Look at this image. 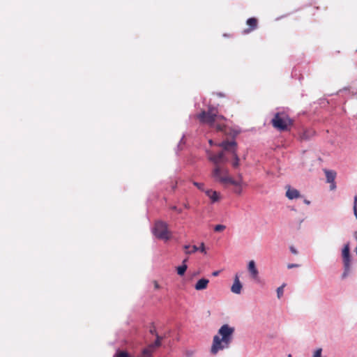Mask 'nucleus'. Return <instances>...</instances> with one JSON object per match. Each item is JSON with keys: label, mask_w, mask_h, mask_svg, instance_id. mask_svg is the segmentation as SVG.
Listing matches in <instances>:
<instances>
[{"label": "nucleus", "mask_w": 357, "mask_h": 357, "mask_svg": "<svg viewBox=\"0 0 357 357\" xmlns=\"http://www.w3.org/2000/svg\"><path fill=\"white\" fill-rule=\"evenodd\" d=\"M219 273H220V271H216L213 272L212 275L213 276H218L219 275Z\"/></svg>", "instance_id": "32"}, {"label": "nucleus", "mask_w": 357, "mask_h": 357, "mask_svg": "<svg viewBox=\"0 0 357 357\" xmlns=\"http://www.w3.org/2000/svg\"><path fill=\"white\" fill-rule=\"evenodd\" d=\"M217 146L222 147L224 151L230 152L234 159V161L232 163L234 167H238L239 165V158L236 153V148L237 144L234 140L228 141L225 140L221 143L217 144Z\"/></svg>", "instance_id": "6"}, {"label": "nucleus", "mask_w": 357, "mask_h": 357, "mask_svg": "<svg viewBox=\"0 0 357 357\" xmlns=\"http://www.w3.org/2000/svg\"><path fill=\"white\" fill-rule=\"evenodd\" d=\"M324 173L327 183L331 184L330 189L331 190H334L336 188V183L335 182V179L337 175L336 172L333 170L324 169Z\"/></svg>", "instance_id": "9"}, {"label": "nucleus", "mask_w": 357, "mask_h": 357, "mask_svg": "<svg viewBox=\"0 0 357 357\" xmlns=\"http://www.w3.org/2000/svg\"><path fill=\"white\" fill-rule=\"evenodd\" d=\"M246 24L249 26V29L245 30V33H250L257 28L258 20L255 17H250L247 20Z\"/></svg>", "instance_id": "10"}, {"label": "nucleus", "mask_w": 357, "mask_h": 357, "mask_svg": "<svg viewBox=\"0 0 357 357\" xmlns=\"http://www.w3.org/2000/svg\"><path fill=\"white\" fill-rule=\"evenodd\" d=\"M284 287H285V284H283L282 286L279 287L277 289V295H278V298H280L282 296V295H283V289H284Z\"/></svg>", "instance_id": "20"}, {"label": "nucleus", "mask_w": 357, "mask_h": 357, "mask_svg": "<svg viewBox=\"0 0 357 357\" xmlns=\"http://www.w3.org/2000/svg\"><path fill=\"white\" fill-rule=\"evenodd\" d=\"M197 117L200 123L207 124L210 128H215L217 131H221L226 135L234 137L238 134L237 130H231L226 126V118L218 114L216 107H208L207 111H202L197 114Z\"/></svg>", "instance_id": "1"}, {"label": "nucleus", "mask_w": 357, "mask_h": 357, "mask_svg": "<svg viewBox=\"0 0 357 357\" xmlns=\"http://www.w3.org/2000/svg\"><path fill=\"white\" fill-rule=\"evenodd\" d=\"M342 258L344 268V273H342V278H344L347 276L350 271V255L349 244H346L342 249Z\"/></svg>", "instance_id": "8"}, {"label": "nucleus", "mask_w": 357, "mask_h": 357, "mask_svg": "<svg viewBox=\"0 0 357 357\" xmlns=\"http://www.w3.org/2000/svg\"><path fill=\"white\" fill-rule=\"evenodd\" d=\"M171 208L177 211L178 213H181L182 212V210L181 208H177L176 206H172Z\"/></svg>", "instance_id": "26"}, {"label": "nucleus", "mask_w": 357, "mask_h": 357, "mask_svg": "<svg viewBox=\"0 0 357 357\" xmlns=\"http://www.w3.org/2000/svg\"><path fill=\"white\" fill-rule=\"evenodd\" d=\"M353 211L355 218L357 219V206H353Z\"/></svg>", "instance_id": "27"}, {"label": "nucleus", "mask_w": 357, "mask_h": 357, "mask_svg": "<svg viewBox=\"0 0 357 357\" xmlns=\"http://www.w3.org/2000/svg\"><path fill=\"white\" fill-rule=\"evenodd\" d=\"M151 345H153V349L155 347H158L161 345V337L158 335H156V340L153 344H151Z\"/></svg>", "instance_id": "19"}, {"label": "nucleus", "mask_w": 357, "mask_h": 357, "mask_svg": "<svg viewBox=\"0 0 357 357\" xmlns=\"http://www.w3.org/2000/svg\"><path fill=\"white\" fill-rule=\"evenodd\" d=\"M209 283V280L206 278H202L197 281L195 285V289L197 291L206 289Z\"/></svg>", "instance_id": "12"}, {"label": "nucleus", "mask_w": 357, "mask_h": 357, "mask_svg": "<svg viewBox=\"0 0 357 357\" xmlns=\"http://www.w3.org/2000/svg\"><path fill=\"white\" fill-rule=\"evenodd\" d=\"M116 357H130L126 351H119L116 354Z\"/></svg>", "instance_id": "22"}, {"label": "nucleus", "mask_w": 357, "mask_h": 357, "mask_svg": "<svg viewBox=\"0 0 357 357\" xmlns=\"http://www.w3.org/2000/svg\"><path fill=\"white\" fill-rule=\"evenodd\" d=\"M208 143H209L211 145H213V140H212V139H209Z\"/></svg>", "instance_id": "34"}, {"label": "nucleus", "mask_w": 357, "mask_h": 357, "mask_svg": "<svg viewBox=\"0 0 357 357\" xmlns=\"http://www.w3.org/2000/svg\"><path fill=\"white\" fill-rule=\"evenodd\" d=\"M314 134V130L312 129H305L300 134V138L301 140H307L312 137Z\"/></svg>", "instance_id": "14"}, {"label": "nucleus", "mask_w": 357, "mask_h": 357, "mask_svg": "<svg viewBox=\"0 0 357 357\" xmlns=\"http://www.w3.org/2000/svg\"><path fill=\"white\" fill-rule=\"evenodd\" d=\"M206 195L210 197L212 202H218L220 199V195L216 191H213L211 190H207L206 192Z\"/></svg>", "instance_id": "16"}, {"label": "nucleus", "mask_w": 357, "mask_h": 357, "mask_svg": "<svg viewBox=\"0 0 357 357\" xmlns=\"http://www.w3.org/2000/svg\"><path fill=\"white\" fill-rule=\"evenodd\" d=\"M304 203H305V204H307V205H309V204H310V202L309 200H307V199H305V200H304Z\"/></svg>", "instance_id": "33"}, {"label": "nucleus", "mask_w": 357, "mask_h": 357, "mask_svg": "<svg viewBox=\"0 0 357 357\" xmlns=\"http://www.w3.org/2000/svg\"><path fill=\"white\" fill-rule=\"evenodd\" d=\"M234 328L224 324L218 331V335L213 337L211 353L215 355L219 351L229 347L232 340Z\"/></svg>", "instance_id": "2"}, {"label": "nucleus", "mask_w": 357, "mask_h": 357, "mask_svg": "<svg viewBox=\"0 0 357 357\" xmlns=\"http://www.w3.org/2000/svg\"><path fill=\"white\" fill-rule=\"evenodd\" d=\"M248 268L252 277L256 279L258 277L259 272L256 268L255 262L253 260L250 261Z\"/></svg>", "instance_id": "13"}, {"label": "nucleus", "mask_w": 357, "mask_h": 357, "mask_svg": "<svg viewBox=\"0 0 357 357\" xmlns=\"http://www.w3.org/2000/svg\"><path fill=\"white\" fill-rule=\"evenodd\" d=\"M354 206H357V195L354 197Z\"/></svg>", "instance_id": "31"}, {"label": "nucleus", "mask_w": 357, "mask_h": 357, "mask_svg": "<svg viewBox=\"0 0 357 357\" xmlns=\"http://www.w3.org/2000/svg\"><path fill=\"white\" fill-rule=\"evenodd\" d=\"M153 232L155 237L161 240L167 241L172 238V233L168 229V225L161 220L155 222Z\"/></svg>", "instance_id": "5"}, {"label": "nucleus", "mask_w": 357, "mask_h": 357, "mask_svg": "<svg viewBox=\"0 0 357 357\" xmlns=\"http://www.w3.org/2000/svg\"><path fill=\"white\" fill-rule=\"evenodd\" d=\"M271 124L278 131H289L294 124V120L289 117L287 112H279L274 114L271 119Z\"/></svg>", "instance_id": "4"}, {"label": "nucleus", "mask_w": 357, "mask_h": 357, "mask_svg": "<svg viewBox=\"0 0 357 357\" xmlns=\"http://www.w3.org/2000/svg\"><path fill=\"white\" fill-rule=\"evenodd\" d=\"M288 357H291V354H289V355H288Z\"/></svg>", "instance_id": "36"}, {"label": "nucleus", "mask_w": 357, "mask_h": 357, "mask_svg": "<svg viewBox=\"0 0 357 357\" xmlns=\"http://www.w3.org/2000/svg\"><path fill=\"white\" fill-rule=\"evenodd\" d=\"M200 252H204V253H206V251H205V245H204V243H202L201 245H200V247L198 248Z\"/></svg>", "instance_id": "25"}, {"label": "nucleus", "mask_w": 357, "mask_h": 357, "mask_svg": "<svg viewBox=\"0 0 357 357\" xmlns=\"http://www.w3.org/2000/svg\"><path fill=\"white\" fill-rule=\"evenodd\" d=\"M286 196L289 199H296L300 197V192L298 190L294 189V188H291L290 187H289L286 192Z\"/></svg>", "instance_id": "15"}, {"label": "nucleus", "mask_w": 357, "mask_h": 357, "mask_svg": "<svg viewBox=\"0 0 357 357\" xmlns=\"http://www.w3.org/2000/svg\"><path fill=\"white\" fill-rule=\"evenodd\" d=\"M211 176L214 181L220 183L221 184L226 185L231 184L235 186L234 192L236 194H241L242 192V177L239 176L238 180H234L229 173L227 168L224 166L222 167H214L211 172Z\"/></svg>", "instance_id": "3"}, {"label": "nucleus", "mask_w": 357, "mask_h": 357, "mask_svg": "<svg viewBox=\"0 0 357 357\" xmlns=\"http://www.w3.org/2000/svg\"><path fill=\"white\" fill-rule=\"evenodd\" d=\"M225 151H221L217 154L213 153L211 151H208V159L209 161L213 162L214 167H222L228 161L227 158L225 155Z\"/></svg>", "instance_id": "7"}, {"label": "nucleus", "mask_w": 357, "mask_h": 357, "mask_svg": "<svg viewBox=\"0 0 357 357\" xmlns=\"http://www.w3.org/2000/svg\"><path fill=\"white\" fill-rule=\"evenodd\" d=\"M193 185L196 186L199 190H203L204 188V183H197V182H193Z\"/></svg>", "instance_id": "23"}, {"label": "nucleus", "mask_w": 357, "mask_h": 357, "mask_svg": "<svg viewBox=\"0 0 357 357\" xmlns=\"http://www.w3.org/2000/svg\"><path fill=\"white\" fill-rule=\"evenodd\" d=\"M186 261H187V259H184L183 261V265H181L177 268V273L179 275H183L187 270V268H188L187 265L185 264Z\"/></svg>", "instance_id": "18"}, {"label": "nucleus", "mask_w": 357, "mask_h": 357, "mask_svg": "<svg viewBox=\"0 0 357 357\" xmlns=\"http://www.w3.org/2000/svg\"><path fill=\"white\" fill-rule=\"evenodd\" d=\"M290 250L294 255H296L298 253L297 250L294 247H291Z\"/></svg>", "instance_id": "29"}, {"label": "nucleus", "mask_w": 357, "mask_h": 357, "mask_svg": "<svg viewBox=\"0 0 357 357\" xmlns=\"http://www.w3.org/2000/svg\"><path fill=\"white\" fill-rule=\"evenodd\" d=\"M185 252L187 255H190L192 253H195L198 251L199 248L196 245H185L184 246Z\"/></svg>", "instance_id": "17"}, {"label": "nucleus", "mask_w": 357, "mask_h": 357, "mask_svg": "<svg viewBox=\"0 0 357 357\" xmlns=\"http://www.w3.org/2000/svg\"><path fill=\"white\" fill-rule=\"evenodd\" d=\"M149 332L153 335H158L156 333V328L153 325H152V326L151 327Z\"/></svg>", "instance_id": "24"}, {"label": "nucleus", "mask_w": 357, "mask_h": 357, "mask_svg": "<svg viewBox=\"0 0 357 357\" xmlns=\"http://www.w3.org/2000/svg\"><path fill=\"white\" fill-rule=\"evenodd\" d=\"M242 284L239 280L238 276L236 275L234 278V283L231 287V291L236 294H239L241 292Z\"/></svg>", "instance_id": "11"}, {"label": "nucleus", "mask_w": 357, "mask_h": 357, "mask_svg": "<svg viewBox=\"0 0 357 357\" xmlns=\"http://www.w3.org/2000/svg\"><path fill=\"white\" fill-rule=\"evenodd\" d=\"M296 266H298V265L294 264H288V266H287L288 268H291L296 267Z\"/></svg>", "instance_id": "30"}, {"label": "nucleus", "mask_w": 357, "mask_h": 357, "mask_svg": "<svg viewBox=\"0 0 357 357\" xmlns=\"http://www.w3.org/2000/svg\"><path fill=\"white\" fill-rule=\"evenodd\" d=\"M184 207H185V208H189V205H188V204H184Z\"/></svg>", "instance_id": "35"}, {"label": "nucleus", "mask_w": 357, "mask_h": 357, "mask_svg": "<svg viewBox=\"0 0 357 357\" xmlns=\"http://www.w3.org/2000/svg\"><path fill=\"white\" fill-rule=\"evenodd\" d=\"M153 284H154V287L155 289H158L160 288V286L159 285V284L158 283L157 281H154Z\"/></svg>", "instance_id": "28"}, {"label": "nucleus", "mask_w": 357, "mask_h": 357, "mask_svg": "<svg viewBox=\"0 0 357 357\" xmlns=\"http://www.w3.org/2000/svg\"><path fill=\"white\" fill-rule=\"evenodd\" d=\"M226 228L225 225H217L214 227V231L216 232H220L225 230Z\"/></svg>", "instance_id": "21"}]
</instances>
